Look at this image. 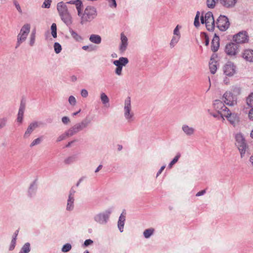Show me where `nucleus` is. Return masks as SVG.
Returning <instances> with one entry per match:
<instances>
[{
    "mask_svg": "<svg viewBox=\"0 0 253 253\" xmlns=\"http://www.w3.org/2000/svg\"><path fill=\"white\" fill-rule=\"evenodd\" d=\"M78 11V15L81 17L80 23L82 25L90 22L97 16V11L95 7L88 5L86 7L83 13L82 12L83 4L82 2L74 3Z\"/></svg>",
    "mask_w": 253,
    "mask_h": 253,
    "instance_id": "nucleus-1",
    "label": "nucleus"
},
{
    "mask_svg": "<svg viewBox=\"0 0 253 253\" xmlns=\"http://www.w3.org/2000/svg\"><path fill=\"white\" fill-rule=\"evenodd\" d=\"M66 4H68L67 2H58L57 4V9L62 21L67 26H70L72 23V17L68 11Z\"/></svg>",
    "mask_w": 253,
    "mask_h": 253,
    "instance_id": "nucleus-2",
    "label": "nucleus"
},
{
    "mask_svg": "<svg viewBox=\"0 0 253 253\" xmlns=\"http://www.w3.org/2000/svg\"><path fill=\"white\" fill-rule=\"evenodd\" d=\"M91 123V120L86 117L81 122L76 124L73 126L71 127L67 130L70 136H72L79 132L83 130L84 128L87 127Z\"/></svg>",
    "mask_w": 253,
    "mask_h": 253,
    "instance_id": "nucleus-3",
    "label": "nucleus"
},
{
    "mask_svg": "<svg viewBox=\"0 0 253 253\" xmlns=\"http://www.w3.org/2000/svg\"><path fill=\"white\" fill-rule=\"evenodd\" d=\"M113 208H110L103 212L95 214L93 217L94 220L101 225L106 224L109 221L110 216L113 211Z\"/></svg>",
    "mask_w": 253,
    "mask_h": 253,
    "instance_id": "nucleus-4",
    "label": "nucleus"
},
{
    "mask_svg": "<svg viewBox=\"0 0 253 253\" xmlns=\"http://www.w3.org/2000/svg\"><path fill=\"white\" fill-rule=\"evenodd\" d=\"M30 31V24H26L22 26L19 33L17 35V41L16 48H17L22 42L26 41Z\"/></svg>",
    "mask_w": 253,
    "mask_h": 253,
    "instance_id": "nucleus-5",
    "label": "nucleus"
},
{
    "mask_svg": "<svg viewBox=\"0 0 253 253\" xmlns=\"http://www.w3.org/2000/svg\"><path fill=\"white\" fill-rule=\"evenodd\" d=\"M236 145L238 148L241 158H243L246 153L247 145L245 139L241 133H238L236 135Z\"/></svg>",
    "mask_w": 253,
    "mask_h": 253,
    "instance_id": "nucleus-6",
    "label": "nucleus"
},
{
    "mask_svg": "<svg viewBox=\"0 0 253 253\" xmlns=\"http://www.w3.org/2000/svg\"><path fill=\"white\" fill-rule=\"evenodd\" d=\"M130 97H127L125 101L124 116L128 123H130L134 120V114L132 112H130Z\"/></svg>",
    "mask_w": 253,
    "mask_h": 253,
    "instance_id": "nucleus-7",
    "label": "nucleus"
},
{
    "mask_svg": "<svg viewBox=\"0 0 253 253\" xmlns=\"http://www.w3.org/2000/svg\"><path fill=\"white\" fill-rule=\"evenodd\" d=\"M216 27L221 31H225L229 27L230 23L227 16L220 15L216 21Z\"/></svg>",
    "mask_w": 253,
    "mask_h": 253,
    "instance_id": "nucleus-8",
    "label": "nucleus"
},
{
    "mask_svg": "<svg viewBox=\"0 0 253 253\" xmlns=\"http://www.w3.org/2000/svg\"><path fill=\"white\" fill-rule=\"evenodd\" d=\"M239 51V45L237 43L230 42L225 46V52L229 56L235 57Z\"/></svg>",
    "mask_w": 253,
    "mask_h": 253,
    "instance_id": "nucleus-9",
    "label": "nucleus"
},
{
    "mask_svg": "<svg viewBox=\"0 0 253 253\" xmlns=\"http://www.w3.org/2000/svg\"><path fill=\"white\" fill-rule=\"evenodd\" d=\"M233 40L238 44L248 42L249 36L247 32L243 31L239 32L233 36Z\"/></svg>",
    "mask_w": 253,
    "mask_h": 253,
    "instance_id": "nucleus-10",
    "label": "nucleus"
},
{
    "mask_svg": "<svg viewBox=\"0 0 253 253\" xmlns=\"http://www.w3.org/2000/svg\"><path fill=\"white\" fill-rule=\"evenodd\" d=\"M205 18L207 20L206 26L209 31H213L215 28V21L213 14L211 12L209 11L205 14Z\"/></svg>",
    "mask_w": 253,
    "mask_h": 253,
    "instance_id": "nucleus-11",
    "label": "nucleus"
},
{
    "mask_svg": "<svg viewBox=\"0 0 253 253\" xmlns=\"http://www.w3.org/2000/svg\"><path fill=\"white\" fill-rule=\"evenodd\" d=\"M224 74L228 77L233 76L236 73V67L230 61L228 62L223 67Z\"/></svg>",
    "mask_w": 253,
    "mask_h": 253,
    "instance_id": "nucleus-12",
    "label": "nucleus"
},
{
    "mask_svg": "<svg viewBox=\"0 0 253 253\" xmlns=\"http://www.w3.org/2000/svg\"><path fill=\"white\" fill-rule=\"evenodd\" d=\"M220 117L224 120V117H226L230 123L235 126L239 121V117L237 114L231 113L229 110H228L225 113H222Z\"/></svg>",
    "mask_w": 253,
    "mask_h": 253,
    "instance_id": "nucleus-13",
    "label": "nucleus"
},
{
    "mask_svg": "<svg viewBox=\"0 0 253 253\" xmlns=\"http://www.w3.org/2000/svg\"><path fill=\"white\" fill-rule=\"evenodd\" d=\"M42 123L41 122L34 121L30 123L26 131L25 132L23 137L24 138H28L33 132V131L37 128L40 127Z\"/></svg>",
    "mask_w": 253,
    "mask_h": 253,
    "instance_id": "nucleus-14",
    "label": "nucleus"
},
{
    "mask_svg": "<svg viewBox=\"0 0 253 253\" xmlns=\"http://www.w3.org/2000/svg\"><path fill=\"white\" fill-rule=\"evenodd\" d=\"M223 100L229 106H233L236 103L237 98L230 91H226L223 95Z\"/></svg>",
    "mask_w": 253,
    "mask_h": 253,
    "instance_id": "nucleus-15",
    "label": "nucleus"
},
{
    "mask_svg": "<svg viewBox=\"0 0 253 253\" xmlns=\"http://www.w3.org/2000/svg\"><path fill=\"white\" fill-rule=\"evenodd\" d=\"M214 109L219 113H225L229 109L220 100H215L213 104Z\"/></svg>",
    "mask_w": 253,
    "mask_h": 253,
    "instance_id": "nucleus-16",
    "label": "nucleus"
},
{
    "mask_svg": "<svg viewBox=\"0 0 253 253\" xmlns=\"http://www.w3.org/2000/svg\"><path fill=\"white\" fill-rule=\"evenodd\" d=\"M219 47V38L215 34L211 41V50L215 52L217 51Z\"/></svg>",
    "mask_w": 253,
    "mask_h": 253,
    "instance_id": "nucleus-17",
    "label": "nucleus"
},
{
    "mask_svg": "<svg viewBox=\"0 0 253 253\" xmlns=\"http://www.w3.org/2000/svg\"><path fill=\"white\" fill-rule=\"evenodd\" d=\"M242 57L247 61L253 62V50H245L243 53Z\"/></svg>",
    "mask_w": 253,
    "mask_h": 253,
    "instance_id": "nucleus-18",
    "label": "nucleus"
},
{
    "mask_svg": "<svg viewBox=\"0 0 253 253\" xmlns=\"http://www.w3.org/2000/svg\"><path fill=\"white\" fill-rule=\"evenodd\" d=\"M128 62L129 61L127 58L121 57H120L118 60H114L113 61V64L115 66L123 67L128 64Z\"/></svg>",
    "mask_w": 253,
    "mask_h": 253,
    "instance_id": "nucleus-19",
    "label": "nucleus"
},
{
    "mask_svg": "<svg viewBox=\"0 0 253 253\" xmlns=\"http://www.w3.org/2000/svg\"><path fill=\"white\" fill-rule=\"evenodd\" d=\"M121 43L120 45V50L122 52H124L126 50L127 46V38L123 33L121 35Z\"/></svg>",
    "mask_w": 253,
    "mask_h": 253,
    "instance_id": "nucleus-20",
    "label": "nucleus"
},
{
    "mask_svg": "<svg viewBox=\"0 0 253 253\" xmlns=\"http://www.w3.org/2000/svg\"><path fill=\"white\" fill-rule=\"evenodd\" d=\"M237 0H219L220 4L226 8L233 7L237 3Z\"/></svg>",
    "mask_w": 253,
    "mask_h": 253,
    "instance_id": "nucleus-21",
    "label": "nucleus"
},
{
    "mask_svg": "<svg viewBox=\"0 0 253 253\" xmlns=\"http://www.w3.org/2000/svg\"><path fill=\"white\" fill-rule=\"evenodd\" d=\"M124 211L121 213L118 221V227L121 232L123 231L125 221L126 220V212H125L124 214Z\"/></svg>",
    "mask_w": 253,
    "mask_h": 253,
    "instance_id": "nucleus-22",
    "label": "nucleus"
},
{
    "mask_svg": "<svg viewBox=\"0 0 253 253\" xmlns=\"http://www.w3.org/2000/svg\"><path fill=\"white\" fill-rule=\"evenodd\" d=\"M182 130L187 136H191L194 134L195 129L193 127H190L187 125H183L182 126Z\"/></svg>",
    "mask_w": 253,
    "mask_h": 253,
    "instance_id": "nucleus-23",
    "label": "nucleus"
},
{
    "mask_svg": "<svg viewBox=\"0 0 253 253\" xmlns=\"http://www.w3.org/2000/svg\"><path fill=\"white\" fill-rule=\"evenodd\" d=\"M37 189V186L36 184V180H34L32 183L31 184L29 189H28V196L30 197H33L36 195Z\"/></svg>",
    "mask_w": 253,
    "mask_h": 253,
    "instance_id": "nucleus-24",
    "label": "nucleus"
},
{
    "mask_svg": "<svg viewBox=\"0 0 253 253\" xmlns=\"http://www.w3.org/2000/svg\"><path fill=\"white\" fill-rule=\"evenodd\" d=\"M69 32L72 38L77 42H81L83 40V38L79 35L76 32L73 30L72 28H69Z\"/></svg>",
    "mask_w": 253,
    "mask_h": 253,
    "instance_id": "nucleus-25",
    "label": "nucleus"
},
{
    "mask_svg": "<svg viewBox=\"0 0 253 253\" xmlns=\"http://www.w3.org/2000/svg\"><path fill=\"white\" fill-rule=\"evenodd\" d=\"M89 40L92 43L98 44L101 42V37L98 35L92 34L89 38Z\"/></svg>",
    "mask_w": 253,
    "mask_h": 253,
    "instance_id": "nucleus-26",
    "label": "nucleus"
},
{
    "mask_svg": "<svg viewBox=\"0 0 253 253\" xmlns=\"http://www.w3.org/2000/svg\"><path fill=\"white\" fill-rule=\"evenodd\" d=\"M74 198L68 197L67 204L66 206V210L68 211H72L74 208Z\"/></svg>",
    "mask_w": 253,
    "mask_h": 253,
    "instance_id": "nucleus-27",
    "label": "nucleus"
},
{
    "mask_svg": "<svg viewBox=\"0 0 253 253\" xmlns=\"http://www.w3.org/2000/svg\"><path fill=\"white\" fill-rule=\"evenodd\" d=\"M212 58H211V61L209 63V68L211 73L212 74H214L217 70L216 62L215 61H211Z\"/></svg>",
    "mask_w": 253,
    "mask_h": 253,
    "instance_id": "nucleus-28",
    "label": "nucleus"
},
{
    "mask_svg": "<svg viewBox=\"0 0 253 253\" xmlns=\"http://www.w3.org/2000/svg\"><path fill=\"white\" fill-rule=\"evenodd\" d=\"M155 230L153 228L147 229L143 232V235L146 239L149 238L154 233Z\"/></svg>",
    "mask_w": 253,
    "mask_h": 253,
    "instance_id": "nucleus-29",
    "label": "nucleus"
},
{
    "mask_svg": "<svg viewBox=\"0 0 253 253\" xmlns=\"http://www.w3.org/2000/svg\"><path fill=\"white\" fill-rule=\"evenodd\" d=\"M30 251V244L29 243H25L21 248L19 253H29Z\"/></svg>",
    "mask_w": 253,
    "mask_h": 253,
    "instance_id": "nucleus-30",
    "label": "nucleus"
},
{
    "mask_svg": "<svg viewBox=\"0 0 253 253\" xmlns=\"http://www.w3.org/2000/svg\"><path fill=\"white\" fill-rule=\"evenodd\" d=\"M25 110H23V108L21 107V109H19L18 113L17 115V122L21 123L23 121V115Z\"/></svg>",
    "mask_w": 253,
    "mask_h": 253,
    "instance_id": "nucleus-31",
    "label": "nucleus"
},
{
    "mask_svg": "<svg viewBox=\"0 0 253 253\" xmlns=\"http://www.w3.org/2000/svg\"><path fill=\"white\" fill-rule=\"evenodd\" d=\"M36 39V30L32 31L30 37L29 44L31 46L34 45Z\"/></svg>",
    "mask_w": 253,
    "mask_h": 253,
    "instance_id": "nucleus-32",
    "label": "nucleus"
},
{
    "mask_svg": "<svg viewBox=\"0 0 253 253\" xmlns=\"http://www.w3.org/2000/svg\"><path fill=\"white\" fill-rule=\"evenodd\" d=\"M217 1L218 0H207L206 4L207 7L211 9L214 8Z\"/></svg>",
    "mask_w": 253,
    "mask_h": 253,
    "instance_id": "nucleus-33",
    "label": "nucleus"
},
{
    "mask_svg": "<svg viewBox=\"0 0 253 253\" xmlns=\"http://www.w3.org/2000/svg\"><path fill=\"white\" fill-rule=\"evenodd\" d=\"M181 154L179 153H178L175 157L172 159V160L170 162L169 164L168 167L169 168H171L178 161L179 158L180 157Z\"/></svg>",
    "mask_w": 253,
    "mask_h": 253,
    "instance_id": "nucleus-34",
    "label": "nucleus"
},
{
    "mask_svg": "<svg viewBox=\"0 0 253 253\" xmlns=\"http://www.w3.org/2000/svg\"><path fill=\"white\" fill-rule=\"evenodd\" d=\"M70 137L68 132L66 131L64 133L61 134L60 136H59L56 140L57 142H60L61 141L64 139H65L67 137Z\"/></svg>",
    "mask_w": 253,
    "mask_h": 253,
    "instance_id": "nucleus-35",
    "label": "nucleus"
},
{
    "mask_svg": "<svg viewBox=\"0 0 253 253\" xmlns=\"http://www.w3.org/2000/svg\"><path fill=\"white\" fill-rule=\"evenodd\" d=\"M180 37L174 36H173L170 42V46L171 48L173 47L178 42Z\"/></svg>",
    "mask_w": 253,
    "mask_h": 253,
    "instance_id": "nucleus-36",
    "label": "nucleus"
},
{
    "mask_svg": "<svg viewBox=\"0 0 253 253\" xmlns=\"http://www.w3.org/2000/svg\"><path fill=\"white\" fill-rule=\"evenodd\" d=\"M42 136L38 137V138L35 139V140H34L31 142V143L30 145V147L31 148H32L37 145L40 144L42 142Z\"/></svg>",
    "mask_w": 253,
    "mask_h": 253,
    "instance_id": "nucleus-37",
    "label": "nucleus"
},
{
    "mask_svg": "<svg viewBox=\"0 0 253 253\" xmlns=\"http://www.w3.org/2000/svg\"><path fill=\"white\" fill-rule=\"evenodd\" d=\"M201 37L202 40H204L205 45L207 46L208 45L210 41L208 34L205 32H202L201 33Z\"/></svg>",
    "mask_w": 253,
    "mask_h": 253,
    "instance_id": "nucleus-38",
    "label": "nucleus"
},
{
    "mask_svg": "<svg viewBox=\"0 0 253 253\" xmlns=\"http://www.w3.org/2000/svg\"><path fill=\"white\" fill-rule=\"evenodd\" d=\"M100 99L103 104H106L109 102V99L105 93H101Z\"/></svg>",
    "mask_w": 253,
    "mask_h": 253,
    "instance_id": "nucleus-39",
    "label": "nucleus"
},
{
    "mask_svg": "<svg viewBox=\"0 0 253 253\" xmlns=\"http://www.w3.org/2000/svg\"><path fill=\"white\" fill-rule=\"evenodd\" d=\"M247 105L251 107H253V92L247 98Z\"/></svg>",
    "mask_w": 253,
    "mask_h": 253,
    "instance_id": "nucleus-40",
    "label": "nucleus"
},
{
    "mask_svg": "<svg viewBox=\"0 0 253 253\" xmlns=\"http://www.w3.org/2000/svg\"><path fill=\"white\" fill-rule=\"evenodd\" d=\"M51 35L54 38L57 37V26L55 23L52 24L51 26Z\"/></svg>",
    "mask_w": 253,
    "mask_h": 253,
    "instance_id": "nucleus-41",
    "label": "nucleus"
},
{
    "mask_svg": "<svg viewBox=\"0 0 253 253\" xmlns=\"http://www.w3.org/2000/svg\"><path fill=\"white\" fill-rule=\"evenodd\" d=\"M71 245L69 243H67L63 246L61 251L63 253H67L69 252L71 250Z\"/></svg>",
    "mask_w": 253,
    "mask_h": 253,
    "instance_id": "nucleus-42",
    "label": "nucleus"
},
{
    "mask_svg": "<svg viewBox=\"0 0 253 253\" xmlns=\"http://www.w3.org/2000/svg\"><path fill=\"white\" fill-rule=\"evenodd\" d=\"M53 47H54V51L56 53H57V54L59 53L61 51L62 47L59 43L55 42L54 43Z\"/></svg>",
    "mask_w": 253,
    "mask_h": 253,
    "instance_id": "nucleus-43",
    "label": "nucleus"
},
{
    "mask_svg": "<svg viewBox=\"0 0 253 253\" xmlns=\"http://www.w3.org/2000/svg\"><path fill=\"white\" fill-rule=\"evenodd\" d=\"M75 159H76L75 156H70V157H69L68 158H66L64 160V163L66 164H70L72 163L73 162H74L75 161Z\"/></svg>",
    "mask_w": 253,
    "mask_h": 253,
    "instance_id": "nucleus-44",
    "label": "nucleus"
},
{
    "mask_svg": "<svg viewBox=\"0 0 253 253\" xmlns=\"http://www.w3.org/2000/svg\"><path fill=\"white\" fill-rule=\"evenodd\" d=\"M51 2V0H44L42 7V8H49L50 7Z\"/></svg>",
    "mask_w": 253,
    "mask_h": 253,
    "instance_id": "nucleus-45",
    "label": "nucleus"
},
{
    "mask_svg": "<svg viewBox=\"0 0 253 253\" xmlns=\"http://www.w3.org/2000/svg\"><path fill=\"white\" fill-rule=\"evenodd\" d=\"M68 101L70 104L72 106L75 105L77 102L75 97L72 95L69 96Z\"/></svg>",
    "mask_w": 253,
    "mask_h": 253,
    "instance_id": "nucleus-46",
    "label": "nucleus"
},
{
    "mask_svg": "<svg viewBox=\"0 0 253 253\" xmlns=\"http://www.w3.org/2000/svg\"><path fill=\"white\" fill-rule=\"evenodd\" d=\"M116 66L117 67L115 70V74L119 76H122V75L123 67L118 66Z\"/></svg>",
    "mask_w": 253,
    "mask_h": 253,
    "instance_id": "nucleus-47",
    "label": "nucleus"
},
{
    "mask_svg": "<svg viewBox=\"0 0 253 253\" xmlns=\"http://www.w3.org/2000/svg\"><path fill=\"white\" fill-rule=\"evenodd\" d=\"M16 240H15V238H12L9 248L10 251H12L14 249L16 245Z\"/></svg>",
    "mask_w": 253,
    "mask_h": 253,
    "instance_id": "nucleus-48",
    "label": "nucleus"
},
{
    "mask_svg": "<svg viewBox=\"0 0 253 253\" xmlns=\"http://www.w3.org/2000/svg\"><path fill=\"white\" fill-rule=\"evenodd\" d=\"M93 241L92 240H91V239H87V240H86L84 241V243L83 244V246L84 247H87V246H88L89 245H92L93 244Z\"/></svg>",
    "mask_w": 253,
    "mask_h": 253,
    "instance_id": "nucleus-49",
    "label": "nucleus"
},
{
    "mask_svg": "<svg viewBox=\"0 0 253 253\" xmlns=\"http://www.w3.org/2000/svg\"><path fill=\"white\" fill-rule=\"evenodd\" d=\"M7 119L6 118H2L0 119V128L4 127L6 123Z\"/></svg>",
    "mask_w": 253,
    "mask_h": 253,
    "instance_id": "nucleus-50",
    "label": "nucleus"
},
{
    "mask_svg": "<svg viewBox=\"0 0 253 253\" xmlns=\"http://www.w3.org/2000/svg\"><path fill=\"white\" fill-rule=\"evenodd\" d=\"M70 121V119L68 117L64 116L62 118V122L65 125L68 124Z\"/></svg>",
    "mask_w": 253,
    "mask_h": 253,
    "instance_id": "nucleus-51",
    "label": "nucleus"
},
{
    "mask_svg": "<svg viewBox=\"0 0 253 253\" xmlns=\"http://www.w3.org/2000/svg\"><path fill=\"white\" fill-rule=\"evenodd\" d=\"M194 25L196 27H198L200 26L199 17H198V16H195Z\"/></svg>",
    "mask_w": 253,
    "mask_h": 253,
    "instance_id": "nucleus-52",
    "label": "nucleus"
},
{
    "mask_svg": "<svg viewBox=\"0 0 253 253\" xmlns=\"http://www.w3.org/2000/svg\"><path fill=\"white\" fill-rule=\"evenodd\" d=\"M174 36L180 37V32L179 31V25H177L173 31Z\"/></svg>",
    "mask_w": 253,
    "mask_h": 253,
    "instance_id": "nucleus-53",
    "label": "nucleus"
},
{
    "mask_svg": "<svg viewBox=\"0 0 253 253\" xmlns=\"http://www.w3.org/2000/svg\"><path fill=\"white\" fill-rule=\"evenodd\" d=\"M81 94L82 97L85 98L88 96V91L85 89H83L81 90Z\"/></svg>",
    "mask_w": 253,
    "mask_h": 253,
    "instance_id": "nucleus-54",
    "label": "nucleus"
},
{
    "mask_svg": "<svg viewBox=\"0 0 253 253\" xmlns=\"http://www.w3.org/2000/svg\"><path fill=\"white\" fill-rule=\"evenodd\" d=\"M82 49L84 50H88L89 51H91L93 50V48H92V46L91 45L90 46L84 45L82 47Z\"/></svg>",
    "mask_w": 253,
    "mask_h": 253,
    "instance_id": "nucleus-55",
    "label": "nucleus"
},
{
    "mask_svg": "<svg viewBox=\"0 0 253 253\" xmlns=\"http://www.w3.org/2000/svg\"><path fill=\"white\" fill-rule=\"evenodd\" d=\"M76 192V191L74 189V188L72 187L70 191H69V196H68V197H70V198H74V195H75V193Z\"/></svg>",
    "mask_w": 253,
    "mask_h": 253,
    "instance_id": "nucleus-56",
    "label": "nucleus"
},
{
    "mask_svg": "<svg viewBox=\"0 0 253 253\" xmlns=\"http://www.w3.org/2000/svg\"><path fill=\"white\" fill-rule=\"evenodd\" d=\"M210 114L213 117L217 118L218 119H220L221 118L220 117L221 113H219L218 112H217L216 113H211Z\"/></svg>",
    "mask_w": 253,
    "mask_h": 253,
    "instance_id": "nucleus-57",
    "label": "nucleus"
},
{
    "mask_svg": "<svg viewBox=\"0 0 253 253\" xmlns=\"http://www.w3.org/2000/svg\"><path fill=\"white\" fill-rule=\"evenodd\" d=\"M14 4L15 5L17 10L20 13L22 12V10L21 9V7L20 6V5L18 4V3L15 0H14Z\"/></svg>",
    "mask_w": 253,
    "mask_h": 253,
    "instance_id": "nucleus-58",
    "label": "nucleus"
},
{
    "mask_svg": "<svg viewBox=\"0 0 253 253\" xmlns=\"http://www.w3.org/2000/svg\"><path fill=\"white\" fill-rule=\"evenodd\" d=\"M109 2V6L110 7H116L117 6V3L115 0H110Z\"/></svg>",
    "mask_w": 253,
    "mask_h": 253,
    "instance_id": "nucleus-59",
    "label": "nucleus"
},
{
    "mask_svg": "<svg viewBox=\"0 0 253 253\" xmlns=\"http://www.w3.org/2000/svg\"><path fill=\"white\" fill-rule=\"evenodd\" d=\"M249 118L251 120L253 121V107L251 108L249 112Z\"/></svg>",
    "mask_w": 253,
    "mask_h": 253,
    "instance_id": "nucleus-60",
    "label": "nucleus"
},
{
    "mask_svg": "<svg viewBox=\"0 0 253 253\" xmlns=\"http://www.w3.org/2000/svg\"><path fill=\"white\" fill-rule=\"evenodd\" d=\"M206 193V190H203L198 192L196 194V196L199 197L204 195Z\"/></svg>",
    "mask_w": 253,
    "mask_h": 253,
    "instance_id": "nucleus-61",
    "label": "nucleus"
},
{
    "mask_svg": "<svg viewBox=\"0 0 253 253\" xmlns=\"http://www.w3.org/2000/svg\"><path fill=\"white\" fill-rule=\"evenodd\" d=\"M165 167H166L165 166H163L161 168V169L159 170V171H158V172L157 173V175H156L157 177H158L162 173V172L165 169Z\"/></svg>",
    "mask_w": 253,
    "mask_h": 253,
    "instance_id": "nucleus-62",
    "label": "nucleus"
},
{
    "mask_svg": "<svg viewBox=\"0 0 253 253\" xmlns=\"http://www.w3.org/2000/svg\"><path fill=\"white\" fill-rule=\"evenodd\" d=\"M206 21H207V20L205 18V16H204L202 14V15L201 16V23L202 24H206Z\"/></svg>",
    "mask_w": 253,
    "mask_h": 253,
    "instance_id": "nucleus-63",
    "label": "nucleus"
},
{
    "mask_svg": "<svg viewBox=\"0 0 253 253\" xmlns=\"http://www.w3.org/2000/svg\"><path fill=\"white\" fill-rule=\"evenodd\" d=\"M79 2H82L81 0H70L67 2V3L70 4H74L76 3H78Z\"/></svg>",
    "mask_w": 253,
    "mask_h": 253,
    "instance_id": "nucleus-64",
    "label": "nucleus"
}]
</instances>
